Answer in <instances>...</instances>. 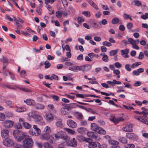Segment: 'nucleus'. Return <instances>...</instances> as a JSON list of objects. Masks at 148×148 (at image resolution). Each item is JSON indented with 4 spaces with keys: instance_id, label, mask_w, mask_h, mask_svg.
<instances>
[{
    "instance_id": "f257e3e1",
    "label": "nucleus",
    "mask_w": 148,
    "mask_h": 148,
    "mask_svg": "<svg viewBox=\"0 0 148 148\" xmlns=\"http://www.w3.org/2000/svg\"><path fill=\"white\" fill-rule=\"evenodd\" d=\"M22 140L23 146L24 148H32L33 147L34 142L30 136L25 135Z\"/></svg>"
},
{
    "instance_id": "f03ea898",
    "label": "nucleus",
    "mask_w": 148,
    "mask_h": 148,
    "mask_svg": "<svg viewBox=\"0 0 148 148\" xmlns=\"http://www.w3.org/2000/svg\"><path fill=\"white\" fill-rule=\"evenodd\" d=\"M91 128L92 130L99 134H105L106 133V132L104 130L99 127L97 125L94 123L91 124Z\"/></svg>"
},
{
    "instance_id": "7ed1b4c3",
    "label": "nucleus",
    "mask_w": 148,
    "mask_h": 148,
    "mask_svg": "<svg viewBox=\"0 0 148 148\" xmlns=\"http://www.w3.org/2000/svg\"><path fill=\"white\" fill-rule=\"evenodd\" d=\"M13 135L15 140L18 142L22 141L25 135L21 133V132L19 130H16L14 131Z\"/></svg>"
},
{
    "instance_id": "20e7f679",
    "label": "nucleus",
    "mask_w": 148,
    "mask_h": 148,
    "mask_svg": "<svg viewBox=\"0 0 148 148\" xmlns=\"http://www.w3.org/2000/svg\"><path fill=\"white\" fill-rule=\"evenodd\" d=\"M3 144L5 146H12L13 144V141L11 139L7 138L3 141Z\"/></svg>"
},
{
    "instance_id": "39448f33",
    "label": "nucleus",
    "mask_w": 148,
    "mask_h": 148,
    "mask_svg": "<svg viewBox=\"0 0 148 148\" xmlns=\"http://www.w3.org/2000/svg\"><path fill=\"white\" fill-rule=\"evenodd\" d=\"M100 143L98 142H91L89 144V148H99Z\"/></svg>"
},
{
    "instance_id": "423d86ee",
    "label": "nucleus",
    "mask_w": 148,
    "mask_h": 148,
    "mask_svg": "<svg viewBox=\"0 0 148 148\" xmlns=\"http://www.w3.org/2000/svg\"><path fill=\"white\" fill-rule=\"evenodd\" d=\"M67 144L68 145L73 147L76 146L77 144V141L75 138H73L70 140H69Z\"/></svg>"
},
{
    "instance_id": "0eeeda50",
    "label": "nucleus",
    "mask_w": 148,
    "mask_h": 148,
    "mask_svg": "<svg viewBox=\"0 0 148 148\" xmlns=\"http://www.w3.org/2000/svg\"><path fill=\"white\" fill-rule=\"evenodd\" d=\"M91 67L90 64L84 65L79 67V71H87L89 70Z\"/></svg>"
},
{
    "instance_id": "6e6552de",
    "label": "nucleus",
    "mask_w": 148,
    "mask_h": 148,
    "mask_svg": "<svg viewBox=\"0 0 148 148\" xmlns=\"http://www.w3.org/2000/svg\"><path fill=\"white\" fill-rule=\"evenodd\" d=\"M9 131L7 129H3L1 131V137L3 138H6L8 137Z\"/></svg>"
},
{
    "instance_id": "1a4fd4ad",
    "label": "nucleus",
    "mask_w": 148,
    "mask_h": 148,
    "mask_svg": "<svg viewBox=\"0 0 148 148\" xmlns=\"http://www.w3.org/2000/svg\"><path fill=\"white\" fill-rule=\"evenodd\" d=\"M31 114L32 116L35 119L36 121H38L42 120V118L40 116L36 114L33 112L29 113Z\"/></svg>"
},
{
    "instance_id": "9d476101",
    "label": "nucleus",
    "mask_w": 148,
    "mask_h": 148,
    "mask_svg": "<svg viewBox=\"0 0 148 148\" xmlns=\"http://www.w3.org/2000/svg\"><path fill=\"white\" fill-rule=\"evenodd\" d=\"M132 127V124H127L122 128V130L125 132H132L133 131Z\"/></svg>"
},
{
    "instance_id": "9b49d317",
    "label": "nucleus",
    "mask_w": 148,
    "mask_h": 148,
    "mask_svg": "<svg viewBox=\"0 0 148 148\" xmlns=\"http://www.w3.org/2000/svg\"><path fill=\"white\" fill-rule=\"evenodd\" d=\"M14 122L10 120H6L4 121L3 124L4 126L7 128H10L12 127Z\"/></svg>"
},
{
    "instance_id": "f8f14e48",
    "label": "nucleus",
    "mask_w": 148,
    "mask_h": 148,
    "mask_svg": "<svg viewBox=\"0 0 148 148\" xmlns=\"http://www.w3.org/2000/svg\"><path fill=\"white\" fill-rule=\"evenodd\" d=\"M50 136L48 133H45L41 135L40 138L42 140H47L50 139Z\"/></svg>"
},
{
    "instance_id": "ddd939ff",
    "label": "nucleus",
    "mask_w": 148,
    "mask_h": 148,
    "mask_svg": "<svg viewBox=\"0 0 148 148\" xmlns=\"http://www.w3.org/2000/svg\"><path fill=\"white\" fill-rule=\"evenodd\" d=\"M88 136L95 140H98L97 134L92 132H88L87 133Z\"/></svg>"
},
{
    "instance_id": "4468645a",
    "label": "nucleus",
    "mask_w": 148,
    "mask_h": 148,
    "mask_svg": "<svg viewBox=\"0 0 148 148\" xmlns=\"http://www.w3.org/2000/svg\"><path fill=\"white\" fill-rule=\"evenodd\" d=\"M67 123L68 126L72 128H75L77 126L76 123L72 120H68Z\"/></svg>"
},
{
    "instance_id": "2eb2a0df",
    "label": "nucleus",
    "mask_w": 148,
    "mask_h": 148,
    "mask_svg": "<svg viewBox=\"0 0 148 148\" xmlns=\"http://www.w3.org/2000/svg\"><path fill=\"white\" fill-rule=\"evenodd\" d=\"M126 136L127 138L132 140H134L136 138V135L133 133H127L126 134Z\"/></svg>"
},
{
    "instance_id": "dca6fc26",
    "label": "nucleus",
    "mask_w": 148,
    "mask_h": 148,
    "mask_svg": "<svg viewBox=\"0 0 148 148\" xmlns=\"http://www.w3.org/2000/svg\"><path fill=\"white\" fill-rule=\"evenodd\" d=\"M60 132L61 133H60V138L65 140H69V137L66 134L62 131Z\"/></svg>"
},
{
    "instance_id": "f3484780",
    "label": "nucleus",
    "mask_w": 148,
    "mask_h": 148,
    "mask_svg": "<svg viewBox=\"0 0 148 148\" xmlns=\"http://www.w3.org/2000/svg\"><path fill=\"white\" fill-rule=\"evenodd\" d=\"M46 117L47 121L49 122H51L53 119V117L52 115L49 113L46 114Z\"/></svg>"
},
{
    "instance_id": "a211bd4d",
    "label": "nucleus",
    "mask_w": 148,
    "mask_h": 148,
    "mask_svg": "<svg viewBox=\"0 0 148 148\" xmlns=\"http://www.w3.org/2000/svg\"><path fill=\"white\" fill-rule=\"evenodd\" d=\"M61 113L64 114H68L69 113V111L68 108H63L61 109Z\"/></svg>"
},
{
    "instance_id": "6ab92c4d",
    "label": "nucleus",
    "mask_w": 148,
    "mask_h": 148,
    "mask_svg": "<svg viewBox=\"0 0 148 148\" xmlns=\"http://www.w3.org/2000/svg\"><path fill=\"white\" fill-rule=\"evenodd\" d=\"M45 77L46 79H50L52 80L53 79H55L57 80L58 79V76L55 75H53L50 77L49 76V75H46L45 76Z\"/></svg>"
},
{
    "instance_id": "aec40b11",
    "label": "nucleus",
    "mask_w": 148,
    "mask_h": 148,
    "mask_svg": "<svg viewBox=\"0 0 148 148\" xmlns=\"http://www.w3.org/2000/svg\"><path fill=\"white\" fill-rule=\"evenodd\" d=\"M75 115L78 119L81 120L83 118V116L82 113L79 112H76L75 113Z\"/></svg>"
},
{
    "instance_id": "412c9836",
    "label": "nucleus",
    "mask_w": 148,
    "mask_h": 148,
    "mask_svg": "<svg viewBox=\"0 0 148 148\" xmlns=\"http://www.w3.org/2000/svg\"><path fill=\"white\" fill-rule=\"evenodd\" d=\"M122 55L123 57L127 58L128 57L127 54L129 53V50L128 49H126L125 50H122L121 51Z\"/></svg>"
},
{
    "instance_id": "4be33fe9",
    "label": "nucleus",
    "mask_w": 148,
    "mask_h": 148,
    "mask_svg": "<svg viewBox=\"0 0 148 148\" xmlns=\"http://www.w3.org/2000/svg\"><path fill=\"white\" fill-rule=\"evenodd\" d=\"M33 128L35 130V132L36 133L37 136H39L41 132L39 128L38 127L37 125H34Z\"/></svg>"
},
{
    "instance_id": "5701e85b",
    "label": "nucleus",
    "mask_w": 148,
    "mask_h": 148,
    "mask_svg": "<svg viewBox=\"0 0 148 148\" xmlns=\"http://www.w3.org/2000/svg\"><path fill=\"white\" fill-rule=\"evenodd\" d=\"M79 66H75L70 67L69 69L73 71H79Z\"/></svg>"
},
{
    "instance_id": "b1692460",
    "label": "nucleus",
    "mask_w": 148,
    "mask_h": 148,
    "mask_svg": "<svg viewBox=\"0 0 148 148\" xmlns=\"http://www.w3.org/2000/svg\"><path fill=\"white\" fill-rule=\"evenodd\" d=\"M26 103L29 105H32L34 104L35 101L32 99H29L26 101Z\"/></svg>"
},
{
    "instance_id": "393cba45",
    "label": "nucleus",
    "mask_w": 148,
    "mask_h": 148,
    "mask_svg": "<svg viewBox=\"0 0 148 148\" xmlns=\"http://www.w3.org/2000/svg\"><path fill=\"white\" fill-rule=\"evenodd\" d=\"M56 126L58 127H62L63 126L62 120L61 119H59L56 123Z\"/></svg>"
},
{
    "instance_id": "a878e982",
    "label": "nucleus",
    "mask_w": 148,
    "mask_h": 148,
    "mask_svg": "<svg viewBox=\"0 0 148 148\" xmlns=\"http://www.w3.org/2000/svg\"><path fill=\"white\" fill-rule=\"evenodd\" d=\"M77 139L80 142H83L85 140L86 138L82 136H78L77 137Z\"/></svg>"
},
{
    "instance_id": "bb28decb",
    "label": "nucleus",
    "mask_w": 148,
    "mask_h": 148,
    "mask_svg": "<svg viewBox=\"0 0 148 148\" xmlns=\"http://www.w3.org/2000/svg\"><path fill=\"white\" fill-rule=\"evenodd\" d=\"M118 140L119 141L125 144L127 142V139L124 137H119L118 138Z\"/></svg>"
},
{
    "instance_id": "cd10ccee",
    "label": "nucleus",
    "mask_w": 148,
    "mask_h": 148,
    "mask_svg": "<svg viewBox=\"0 0 148 148\" xmlns=\"http://www.w3.org/2000/svg\"><path fill=\"white\" fill-rule=\"evenodd\" d=\"M35 108L37 109H43L44 108V105L42 104H37L35 106Z\"/></svg>"
},
{
    "instance_id": "c85d7f7f",
    "label": "nucleus",
    "mask_w": 148,
    "mask_h": 148,
    "mask_svg": "<svg viewBox=\"0 0 148 148\" xmlns=\"http://www.w3.org/2000/svg\"><path fill=\"white\" fill-rule=\"evenodd\" d=\"M61 133L60 132H58L57 134H53L52 136L53 138L55 139H57L60 138Z\"/></svg>"
},
{
    "instance_id": "c756f323",
    "label": "nucleus",
    "mask_w": 148,
    "mask_h": 148,
    "mask_svg": "<svg viewBox=\"0 0 148 148\" xmlns=\"http://www.w3.org/2000/svg\"><path fill=\"white\" fill-rule=\"evenodd\" d=\"M1 62H3L4 63H6L8 62V60L7 57H4L3 56L2 58L0 59Z\"/></svg>"
},
{
    "instance_id": "7c9ffc66",
    "label": "nucleus",
    "mask_w": 148,
    "mask_h": 148,
    "mask_svg": "<svg viewBox=\"0 0 148 148\" xmlns=\"http://www.w3.org/2000/svg\"><path fill=\"white\" fill-rule=\"evenodd\" d=\"M86 128L84 127H80L77 129L78 132L81 134L83 133L86 130Z\"/></svg>"
},
{
    "instance_id": "2f4dec72",
    "label": "nucleus",
    "mask_w": 148,
    "mask_h": 148,
    "mask_svg": "<svg viewBox=\"0 0 148 148\" xmlns=\"http://www.w3.org/2000/svg\"><path fill=\"white\" fill-rule=\"evenodd\" d=\"M23 125L26 129H29L32 127L31 125L27 122H25Z\"/></svg>"
},
{
    "instance_id": "473e14b6",
    "label": "nucleus",
    "mask_w": 148,
    "mask_h": 148,
    "mask_svg": "<svg viewBox=\"0 0 148 148\" xmlns=\"http://www.w3.org/2000/svg\"><path fill=\"white\" fill-rule=\"evenodd\" d=\"M118 51V49H116L111 51L110 52V55L111 56L115 55L117 53Z\"/></svg>"
},
{
    "instance_id": "72a5a7b5",
    "label": "nucleus",
    "mask_w": 148,
    "mask_h": 148,
    "mask_svg": "<svg viewBox=\"0 0 148 148\" xmlns=\"http://www.w3.org/2000/svg\"><path fill=\"white\" fill-rule=\"evenodd\" d=\"M119 21V19L117 18H113L112 21V22L113 24H115L118 23Z\"/></svg>"
},
{
    "instance_id": "f704fd0d",
    "label": "nucleus",
    "mask_w": 148,
    "mask_h": 148,
    "mask_svg": "<svg viewBox=\"0 0 148 148\" xmlns=\"http://www.w3.org/2000/svg\"><path fill=\"white\" fill-rule=\"evenodd\" d=\"M64 129L69 134H73L75 133V132L74 131L69 128H64Z\"/></svg>"
},
{
    "instance_id": "c9c22d12",
    "label": "nucleus",
    "mask_w": 148,
    "mask_h": 148,
    "mask_svg": "<svg viewBox=\"0 0 148 148\" xmlns=\"http://www.w3.org/2000/svg\"><path fill=\"white\" fill-rule=\"evenodd\" d=\"M44 131L45 132V133H48L49 134V133L51 132V129L48 126H47L45 127L44 129Z\"/></svg>"
},
{
    "instance_id": "e433bc0d",
    "label": "nucleus",
    "mask_w": 148,
    "mask_h": 148,
    "mask_svg": "<svg viewBox=\"0 0 148 148\" xmlns=\"http://www.w3.org/2000/svg\"><path fill=\"white\" fill-rule=\"evenodd\" d=\"M44 146L45 148H53L51 145L48 143H45L44 144Z\"/></svg>"
},
{
    "instance_id": "4c0bfd02",
    "label": "nucleus",
    "mask_w": 148,
    "mask_h": 148,
    "mask_svg": "<svg viewBox=\"0 0 148 148\" xmlns=\"http://www.w3.org/2000/svg\"><path fill=\"white\" fill-rule=\"evenodd\" d=\"M29 134L30 135L34 136H37V134L33 129H31L29 131Z\"/></svg>"
},
{
    "instance_id": "58836bf2",
    "label": "nucleus",
    "mask_w": 148,
    "mask_h": 148,
    "mask_svg": "<svg viewBox=\"0 0 148 148\" xmlns=\"http://www.w3.org/2000/svg\"><path fill=\"white\" fill-rule=\"evenodd\" d=\"M141 64V62H136L132 64L131 67L132 68H134L135 67H136L140 65Z\"/></svg>"
},
{
    "instance_id": "ea45409f",
    "label": "nucleus",
    "mask_w": 148,
    "mask_h": 148,
    "mask_svg": "<svg viewBox=\"0 0 148 148\" xmlns=\"http://www.w3.org/2000/svg\"><path fill=\"white\" fill-rule=\"evenodd\" d=\"M102 44L103 45L108 47H110L112 45V44L111 43L107 41L103 42Z\"/></svg>"
},
{
    "instance_id": "a19ab883",
    "label": "nucleus",
    "mask_w": 148,
    "mask_h": 148,
    "mask_svg": "<svg viewBox=\"0 0 148 148\" xmlns=\"http://www.w3.org/2000/svg\"><path fill=\"white\" fill-rule=\"evenodd\" d=\"M82 14L87 17H89L90 16V13L88 11H84L82 12Z\"/></svg>"
},
{
    "instance_id": "79ce46f5",
    "label": "nucleus",
    "mask_w": 148,
    "mask_h": 148,
    "mask_svg": "<svg viewBox=\"0 0 148 148\" xmlns=\"http://www.w3.org/2000/svg\"><path fill=\"white\" fill-rule=\"evenodd\" d=\"M26 110V108L24 107H20L17 110V112H22Z\"/></svg>"
},
{
    "instance_id": "37998d69",
    "label": "nucleus",
    "mask_w": 148,
    "mask_h": 148,
    "mask_svg": "<svg viewBox=\"0 0 148 148\" xmlns=\"http://www.w3.org/2000/svg\"><path fill=\"white\" fill-rule=\"evenodd\" d=\"M100 93L101 95H105L107 96H109L110 95H112L113 96H114V94L113 93H112L111 92H110L109 94H108L103 92H101Z\"/></svg>"
},
{
    "instance_id": "c03bdc74",
    "label": "nucleus",
    "mask_w": 148,
    "mask_h": 148,
    "mask_svg": "<svg viewBox=\"0 0 148 148\" xmlns=\"http://www.w3.org/2000/svg\"><path fill=\"white\" fill-rule=\"evenodd\" d=\"M44 64L45 65V68H49L51 66V64L47 60L46 61Z\"/></svg>"
},
{
    "instance_id": "a18cd8bd",
    "label": "nucleus",
    "mask_w": 148,
    "mask_h": 148,
    "mask_svg": "<svg viewBox=\"0 0 148 148\" xmlns=\"http://www.w3.org/2000/svg\"><path fill=\"white\" fill-rule=\"evenodd\" d=\"M56 16L58 18H61L62 17V11H58L56 12Z\"/></svg>"
},
{
    "instance_id": "49530a36",
    "label": "nucleus",
    "mask_w": 148,
    "mask_h": 148,
    "mask_svg": "<svg viewBox=\"0 0 148 148\" xmlns=\"http://www.w3.org/2000/svg\"><path fill=\"white\" fill-rule=\"evenodd\" d=\"M12 146L15 148H21V145L16 143H14L13 142V144L12 145Z\"/></svg>"
},
{
    "instance_id": "de8ad7c7",
    "label": "nucleus",
    "mask_w": 148,
    "mask_h": 148,
    "mask_svg": "<svg viewBox=\"0 0 148 148\" xmlns=\"http://www.w3.org/2000/svg\"><path fill=\"white\" fill-rule=\"evenodd\" d=\"M125 147L126 148H134L135 145L132 144H127L125 145Z\"/></svg>"
},
{
    "instance_id": "09e8293b",
    "label": "nucleus",
    "mask_w": 148,
    "mask_h": 148,
    "mask_svg": "<svg viewBox=\"0 0 148 148\" xmlns=\"http://www.w3.org/2000/svg\"><path fill=\"white\" fill-rule=\"evenodd\" d=\"M87 122L86 120H83L82 119L81 120L80 122V124L82 126H85L87 125Z\"/></svg>"
},
{
    "instance_id": "8fccbe9b",
    "label": "nucleus",
    "mask_w": 148,
    "mask_h": 148,
    "mask_svg": "<svg viewBox=\"0 0 148 148\" xmlns=\"http://www.w3.org/2000/svg\"><path fill=\"white\" fill-rule=\"evenodd\" d=\"M5 116L4 114L0 112V121H3L5 119Z\"/></svg>"
},
{
    "instance_id": "3c124183",
    "label": "nucleus",
    "mask_w": 148,
    "mask_h": 148,
    "mask_svg": "<svg viewBox=\"0 0 148 148\" xmlns=\"http://www.w3.org/2000/svg\"><path fill=\"white\" fill-rule=\"evenodd\" d=\"M134 2L135 3V5L137 6H139L141 5V2L139 1L135 0Z\"/></svg>"
},
{
    "instance_id": "603ef678",
    "label": "nucleus",
    "mask_w": 148,
    "mask_h": 148,
    "mask_svg": "<svg viewBox=\"0 0 148 148\" xmlns=\"http://www.w3.org/2000/svg\"><path fill=\"white\" fill-rule=\"evenodd\" d=\"M102 60L105 62H108L109 60V59L107 55L104 56L102 58Z\"/></svg>"
},
{
    "instance_id": "864d4df0",
    "label": "nucleus",
    "mask_w": 148,
    "mask_h": 148,
    "mask_svg": "<svg viewBox=\"0 0 148 148\" xmlns=\"http://www.w3.org/2000/svg\"><path fill=\"white\" fill-rule=\"evenodd\" d=\"M77 19L78 21L81 23L83 22L84 21V19L82 17H78Z\"/></svg>"
},
{
    "instance_id": "5fc2aeb1",
    "label": "nucleus",
    "mask_w": 148,
    "mask_h": 148,
    "mask_svg": "<svg viewBox=\"0 0 148 148\" xmlns=\"http://www.w3.org/2000/svg\"><path fill=\"white\" fill-rule=\"evenodd\" d=\"M114 66L118 68H120L122 66L121 65L119 62H116L114 63Z\"/></svg>"
},
{
    "instance_id": "6e6d98bb",
    "label": "nucleus",
    "mask_w": 148,
    "mask_h": 148,
    "mask_svg": "<svg viewBox=\"0 0 148 148\" xmlns=\"http://www.w3.org/2000/svg\"><path fill=\"white\" fill-rule=\"evenodd\" d=\"M70 60L67 57H62L61 59V61L62 62L65 61H69Z\"/></svg>"
},
{
    "instance_id": "4d7b16f0",
    "label": "nucleus",
    "mask_w": 148,
    "mask_h": 148,
    "mask_svg": "<svg viewBox=\"0 0 148 148\" xmlns=\"http://www.w3.org/2000/svg\"><path fill=\"white\" fill-rule=\"evenodd\" d=\"M36 11L39 15L41 14V9L40 7H38L37 8Z\"/></svg>"
},
{
    "instance_id": "13d9d810",
    "label": "nucleus",
    "mask_w": 148,
    "mask_h": 148,
    "mask_svg": "<svg viewBox=\"0 0 148 148\" xmlns=\"http://www.w3.org/2000/svg\"><path fill=\"white\" fill-rule=\"evenodd\" d=\"M45 3L47 4L48 3H53L56 0H45Z\"/></svg>"
},
{
    "instance_id": "bf43d9fd",
    "label": "nucleus",
    "mask_w": 148,
    "mask_h": 148,
    "mask_svg": "<svg viewBox=\"0 0 148 148\" xmlns=\"http://www.w3.org/2000/svg\"><path fill=\"white\" fill-rule=\"evenodd\" d=\"M133 27V24L131 23H128L127 25V28L128 29H130Z\"/></svg>"
},
{
    "instance_id": "052dcab7",
    "label": "nucleus",
    "mask_w": 148,
    "mask_h": 148,
    "mask_svg": "<svg viewBox=\"0 0 148 148\" xmlns=\"http://www.w3.org/2000/svg\"><path fill=\"white\" fill-rule=\"evenodd\" d=\"M110 119L111 121H113L115 124H117L119 122L118 118L116 119L113 118L112 119Z\"/></svg>"
},
{
    "instance_id": "680f3d73",
    "label": "nucleus",
    "mask_w": 148,
    "mask_h": 148,
    "mask_svg": "<svg viewBox=\"0 0 148 148\" xmlns=\"http://www.w3.org/2000/svg\"><path fill=\"white\" fill-rule=\"evenodd\" d=\"M134 40L132 38H130L128 39V42L132 45L134 44Z\"/></svg>"
},
{
    "instance_id": "e2e57ef3",
    "label": "nucleus",
    "mask_w": 148,
    "mask_h": 148,
    "mask_svg": "<svg viewBox=\"0 0 148 148\" xmlns=\"http://www.w3.org/2000/svg\"><path fill=\"white\" fill-rule=\"evenodd\" d=\"M121 82L120 81H118L115 79L113 80V86L116 84H121Z\"/></svg>"
},
{
    "instance_id": "0e129e2a",
    "label": "nucleus",
    "mask_w": 148,
    "mask_h": 148,
    "mask_svg": "<svg viewBox=\"0 0 148 148\" xmlns=\"http://www.w3.org/2000/svg\"><path fill=\"white\" fill-rule=\"evenodd\" d=\"M141 122L148 125V118L146 119H145L143 118V119H142Z\"/></svg>"
},
{
    "instance_id": "69168bd1",
    "label": "nucleus",
    "mask_w": 148,
    "mask_h": 148,
    "mask_svg": "<svg viewBox=\"0 0 148 148\" xmlns=\"http://www.w3.org/2000/svg\"><path fill=\"white\" fill-rule=\"evenodd\" d=\"M144 54L142 52H140L138 56V58L142 60L143 58Z\"/></svg>"
},
{
    "instance_id": "338daca9",
    "label": "nucleus",
    "mask_w": 148,
    "mask_h": 148,
    "mask_svg": "<svg viewBox=\"0 0 148 148\" xmlns=\"http://www.w3.org/2000/svg\"><path fill=\"white\" fill-rule=\"evenodd\" d=\"M141 84V82L139 81H136L135 82L134 84V85L135 86H140Z\"/></svg>"
},
{
    "instance_id": "774afa93",
    "label": "nucleus",
    "mask_w": 148,
    "mask_h": 148,
    "mask_svg": "<svg viewBox=\"0 0 148 148\" xmlns=\"http://www.w3.org/2000/svg\"><path fill=\"white\" fill-rule=\"evenodd\" d=\"M101 50L102 52H105L107 51V49L104 46H101Z\"/></svg>"
}]
</instances>
